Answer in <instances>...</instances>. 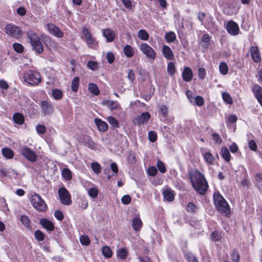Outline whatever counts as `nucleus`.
Masks as SVG:
<instances>
[{
	"label": "nucleus",
	"instance_id": "20",
	"mask_svg": "<svg viewBox=\"0 0 262 262\" xmlns=\"http://www.w3.org/2000/svg\"><path fill=\"white\" fill-rule=\"evenodd\" d=\"M162 53L164 57L169 60H171L173 58V53L168 46L164 45L163 46Z\"/></svg>",
	"mask_w": 262,
	"mask_h": 262
},
{
	"label": "nucleus",
	"instance_id": "13",
	"mask_svg": "<svg viewBox=\"0 0 262 262\" xmlns=\"http://www.w3.org/2000/svg\"><path fill=\"white\" fill-rule=\"evenodd\" d=\"M42 112L45 115H50L53 112V107L51 102L46 100L42 101L40 103Z\"/></svg>",
	"mask_w": 262,
	"mask_h": 262
},
{
	"label": "nucleus",
	"instance_id": "60",
	"mask_svg": "<svg viewBox=\"0 0 262 262\" xmlns=\"http://www.w3.org/2000/svg\"><path fill=\"white\" fill-rule=\"evenodd\" d=\"M54 216L59 221H61L63 219V215L62 212L59 210H57L55 211Z\"/></svg>",
	"mask_w": 262,
	"mask_h": 262
},
{
	"label": "nucleus",
	"instance_id": "49",
	"mask_svg": "<svg viewBox=\"0 0 262 262\" xmlns=\"http://www.w3.org/2000/svg\"><path fill=\"white\" fill-rule=\"evenodd\" d=\"M185 256L188 262H198L197 258L191 253H187Z\"/></svg>",
	"mask_w": 262,
	"mask_h": 262
},
{
	"label": "nucleus",
	"instance_id": "56",
	"mask_svg": "<svg viewBox=\"0 0 262 262\" xmlns=\"http://www.w3.org/2000/svg\"><path fill=\"white\" fill-rule=\"evenodd\" d=\"M240 258V255L238 252L236 251L235 250H234L232 251V254H231V258L232 260L235 262L238 261Z\"/></svg>",
	"mask_w": 262,
	"mask_h": 262
},
{
	"label": "nucleus",
	"instance_id": "36",
	"mask_svg": "<svg viewBox=\"0 0 262 262\" xmlns=\"http://www.w3.org/2000/svg\"><path fill=\"white\" fill-rule=\"evenodd\" d=\"M165 38L168 42H172L176 39V35L173 32L170 31L165 34Z\"/></svg>",
	"mask_w": 262,
	"mask_h": 262
},
{
	"label": "nucleus",
	"instance_id": "3",
	"mask_svg": "<svg viewBox=\"0 0 262 262\" xmlns=\"http://www.w3.org/2000/svg\"><path fill=\"white\" fill-rule=\"evenodd\" d=\"M27 36L33 49L38 54L42 53L44 50L43 47L38 35L32 31H30L27 33Z\"/></svg>",
	"mask_w": 262,
	"mask_h": 262
},
{
	"label": "nucleus",
	"instance_id": "18",
	"mask_svg": "<svg viewBox=\"0 0 262 262\" xmlns=\"http://www.w3.org/2000/svg\"><path fill=\"white\" fill-rule=\"evenodd\" d=\"M83 143L85 146L91 149L95 150L96 148V144L92 140V138L89 136H85L83 137Z\"/></svg>",
	"mask_w": 262,
	"mask_h": 262
},
{
	"label": "nucleus",
	"instance_id": "29",
	"mask_svg": "<svg viewBox=\"0 0 262 262\" xmlns=\"http://www.w3.org/2000/svg\"><path fill=\"white\" fill-rule=\"evenodd\" d=\"M3 155L7 159H11L14 156L13 151L9 148H3L2 149Z\"/></svg>",
	"mask_w": 262,
	"mask_h": 262
},
{
	"label": "nucleus",
	"instance_id": "50",
	"mask_svg": "<svg viewBox=\"0 0 262 262\" xmlns=\"http://www.w3.org/2000/svg\"><path fill=\"white\" fill-rule=\"evenodd\" d=\"M204 158L206 162L209 164H211L212 163L214 160L213 156L210 152H206L204 154Z\"/></svg>",
	"mask_w": 262,
	"mask_h": 262
},
{
	"label": "nucleus",
	"instance_id": "61",
	"mask_svg": "<svg viewBox=\"0 0 262 262\" xmlns=\"http://www.w3.org/2000/svg\"><path fill=\"white\" fill-rule=\"evenodd\" d=\"M88 67L91 70H95L97 68L98 65H97V62H96L94 61H89L88 62Z\"/></svg>",
	"mask_w": 262,
	"mask_h": 262
},
{
	"label": "nucleus",
	"instance_id": "6",
	"mask_svg": "<svg viewBox=\"0 0 262 262\" xmlns=\"http://www.w3.org/2000/svg\"><path fill=\"white\" fill-rule=\"evenodd\" d=\"M58 194L61 203L65 205H70L72 204L71 194L64 187H61L58 189Z\"/></svg>",
	"mask_w": 262,
	"mask_h": 262
},
{
	"label": "nucleus",
	"instance_id": "16",
	"mask_svg": "<svg viewBox=\"0 0 262 262\" xmlns=\"http://www.w3.org/2000/svg\"><path fill=\"white\" fill-rule=\"evenodd\" d=\"M193 77L192 71L189 67H185L182 73V78L184 81L189 82L191 80Z\"/></svg>",
	"mask_w": 262,
	"mask_h": 262
},
{
	"label": "nucleus",
	"instance_id": "15",
	"mask_svg": "<svg viewBox=\"0 0 262 262\" xmlns=\"http://www.w3.org/2000/svg\"><path fill=\"white\" fill-rule=\"evenodd\" d=\"M39 223L42 227L45 228L48 231H52L54 229V224L50 220L46 219H41Z\"/></svg>",
	"mask_w": 262,
	"mask_h": 262
},
{
	"label": "nucleus",
	"instance_id": "35",
	"mask_svg": "<svg viewBox=\"0 0 262 262\" xmlns=\"http://www.w3.org/2000/svg\"><path fill=\"white\" fill-rule=\"evenodd\" d=\"M79 84V78L75 77L72 80L71 83V89L72 91L76 92L78 91Z\"/></svg>",
	"mask_w": 262,
	"mask_h": 262
},
{
	"label": "nucleus",
	"instance_id": "34",
	"mask_svg": "<svg viewBox=\"0 0 262 262\" xmlns=\"http://www.w3.org/2000/svg\"><path fill=\"white\" fill-rule=\"evenodd\" d=\"M89 90L95 96L98 95L99 94V90L96 84L90 83L89 84Z\"/></svg>",
	"mask_w": 262,
	"mask_h": 262
},
{
	"label": "nucleus",
	"instance_id": "17",
	"mask_svg": "<svg viewBox=\"0 0 262 262\" xmlns=\"http://www.w3.org/2000/svg\"><path fill=\"white\" fill-rule=\"evenodd\" d=\"M253 92L258 102L262 106V88L256 84L253 88Z\"/></svg>",
	"mask_w": 262,
	"mask_h": 262
},
{
	"label": "nucleus",
	"instance_id": "28",
	"mask_svg": "<svg viewBox=\"0 0 262 262\" xmlns=\"http://www.w3.org/2000/svg\"><path fill=\"white\" fill-rule=\"evenodd\" d=\"M124 53L128 58L132 57L134 54V48L129 45H126L123 49Z\"/></svg>",
	"mask_w": 262,
	"mask_h": 262
},
{
	"label": "nucleus",
	"instance_id": "23",
	"mask_svg": "<svg viewBox=\"0 0 262 262\" xmlns=\"http://www.w3.org/2000/svg\"><path fill=\"white\" fill-rule=\"evenodd\" d=\"M142 226V222L139 217H135L132 221V227L134 230L139 231Z\"/></svg>",
	"mask_w": 262,
	"mask_h": 262
},
{
	"label": "nucleus",
	"instance_id": "26",
	"mask_svg": "<svg viewBox=\"0 0 262 262\" xmlns=\"http://www.w3.org/2000/svg\"><path fill=\"white\" fill-rule=\"evenodd\" d=\"M128 254V251L124 248H120L117 250V255L121 259H125L127 257Z\"/></svg>",
	"mask_w": 262,
	"mask_h": 262
},
{
	"label": "nucleus",
	"instance_id": "53",
	"mask_svg": "<svg viewBox=\"0 0 262 262\" xmlns=\"http://www.w3.org/2000/svg\"><path fill=\"white\" fill-rule=\"evenodd\" d=\"M107 121L108 123L112 125L113 127H118V122L116 119L113 117H108L107 118Z\"/></svg>",
	"mask_w": 262,
	"mask_h": 262
},
{
	"label": "nucleus",
	"instance_id": "4",
	"mask_svg": "<svg viewBox=\"0 0 262 262\" xmlns=\"http://www.w3.org/2000/svg\"><path fill=\"white\" fill-rule=\"evenodd\" d=\"M23 77L25 82L32 86L38 85L41 81L40 74L32 71L25 73Z\"/></svg>",
	"mask_w": 262,
	"mask_h": 262
},
{
	"label": "nucleus",
	"instance_id": "9",
	"mask_svg": "<svg viewBox=\"0 0 262 262\" xmlns=\"http://www.w3.org/2000/svg\"><path fill=\"white\" fill-rule=\"evenodd\" d=\"M140 49L146 55L148 58L154 59L156 57V54L153 49L148 45L142 43L140 46Z\"/></svg>",
	"mask_w": 262,
	"mask_h": 262
},
{
	"label": "nucleus",
	"instance_id": "58",
	"mask_svg": "<svg viewBox=\"0 0 262 262\" xmlns=\"http://www.w3.org/2000/svg\"><path fill=\"white\" fill-rule=\"evenodd\" d=\"M198 76L201 79H203L206 76V70L204 68H200L198 69Z\"/></svg>",
	"mask_w": 262,
	"mask_h": 262
},
{
	"label": "nucleus",
	"instance_id": "24",
	"mask_svg": "<svg viewBox=\"0 0 262 262\" xmlns=\"http://www.w3.org/2000/svg\"><path fill=\"white\" fill-rule=\"evenodd\" d=\"M103 36L106 38L107 42L112 41L115 37V33L110 29H105L103 32Z\"/></svg>",
	"mask_w": 262,
	"mask_h": 262
},
{
	"label": "nucleus",
	"instance_id": "40",
	"mask_svg": "<svg viewBox=\"0 0 262 262\" xmlns=\"http://www.w3.org/2000/svg\"><path fill=\"white\" fill-rule=\"evenodd\" d=\"M52 96L56 100L61 99L62 98V92L57 89H53L52 91Z\"/></svg>",
	"mask_w": 262,
	"mask_h": 262
},
{
	"label": "nucleus",
	"instance_id": "12",
	"mask_svg": "<svg viewBox=\"0 0 262 262\" xmlns=\"http://www.w3.org/2000/svg\"><path fill=\"white\" fill-rule=\"evenodd\" d=\"M48 29L49 32L53 36L60 38L63 36V33L60 29L55 25L50 24L48 25Z\"/></svg>",
	"mask_w": 262,
	"mask_h": 262
},
{
	"label": "nucleus",
	"instance_id": "8",
	"mask_svg": "<svg viewBox=\"0 0 262 262\" xmlns=\"http://www.w3.org/2000/svg\"><path fill=\"white\" fill-rule=\"evenodd\" d=\"M21 154L30 162H34L37 160V156L35 152L28 147H23L21 149Z\"/></svg>",
	"mask_w": 262,
	"mask_h": 262
},
{
	"label": "nucleus",
	"instance_id": "42",
	"mask_svg": "<svg viewBox=\"0 0 262 262\" xmlns=\"http://www.w3.org/2000/svg\"><path fill=\"white\" fill-rule=\"evenodd\" d=\"M193 101L194 103L192 104H195L199 106H201L203 105L204 104V100L203 98L200 96H197L195 97H194Z\"/></svg>",
	"mask_w": 262,
	"mask_h": 262
},
{
	"label": "nucleus",
	"instance_id": "41",
	"mask_svg": "<svg viewBox=\"0 0 262 262\" xmlns=\"http://www.w3.org/2000/svg\"><path fill=\"white\" fill-rule=\"evenodd\" d=\"M220 72L223 75H226L228 72V68L227 64L223 62L219 65Z\"/></svg>",
	"mask_w": 262,
	"mask_h": 262
},
{
	"label": "nucleus",
	"instance_id": "45",
	"mask_svg": "<svg viewBox=\"0 0 262 262\" xmlns=\"http://www.w3.org/2000/svg\"><path fill=\"white\" fill-rule=\"evenodd\" d=\"M157 166L159 171L162 173H165L166 171V168L164 163L160 160H158Z\"/></svg>",
	"mask_w": 262,
	"mask_h": 262
},
{
	"label": "nucleus",
	"instance_id": "54",
	"mask_svg": "<svg viewBox=\"0 0 262 262\" xmlns=\"http://www.w3.org/2000/svg\"><path fill=\"white\" fill-rule=\"evenodd\" d=\"M157 138V134L154 131H150L148 133V139L151 142L156 141Z\"/></svg>",
	"mask_w": 262,
	"mask_h": 262
},
{
	"label": "nucleus",
	"instance_id": "32",
	"mask_svg": "<svg viewBox=\"0 0 262 262\" xmlns=\"http://www.w3.org/2000/svg\"><path fill=\"white\" fill-rule=\"evenodd\" d=\"M20 221L26 228L28 229H30L31 228L30 224L31 221L28 216L26 215H22L20 216Z\"/></svg>",
	"mask_w": 262,
	"mask_h": 262
},
{
	"label": "nucleus",
	"instance_id": "21",
	"mask_svg": "<svg viewBox=\"0 0 262 262\" xmlns=\"http://www.w3.org/2000/svg\"><path fill=\"white\" fill-rule=\"evenodd\" d=\"M95 122L100 131L104 132L107 130L108 125L105 122L103 121L98 118H96L95 119Z\"/></svg>",
	"mask_w": 262,
	"mask_h": 262
},
{
	"label": "nucleus",
	"instance_id": "7",
	"mask_svg": "<svg viewBox=\"0 0 262 262\" xmlns=\"http://www.w3.org/2000/svg\"><path fill=\"white\" fill-rule=\"evenodd\" d=\"M82 33L84 36V40L89 48H94L97 45V41L95 38L92 37L91 32L88 29L83 28Z\"/></svg>",
	"mask_w": 262,
	"mask_h": 262
},
{
	"label": "nucleus",
	"instance_id": "5",
	"mask_svg": "<svg viewBox=\"0 0 262 262\" xmlns=\"http://www.w3.org/2000/svg\"><path fill=\"white\" fill-rule=\"evenodd\" d=\"M31 202L34 208L39 211L44 212L47 209V206L46 204L41 199V196L37 193L32 195Z\"/></svg>",
	"mask_w": 262,
	"mask_h": 262
},
{
	"label": "nucleus",
	"instance_id": "31",
	"mask_svg": "<svg viewBox=\"0 0 262 262\" xmlns=\"http://www.w3.org/2000/svg\"><path fill=\"white\" fill-rule=\"evenodd\" d=\"M13 119L14 122L18 124H22L24 122V116L19 113H15L13 115Z\"/></svg>",
	"mask_w": 262,
	"mask_h": 262
},
{
	"label": "nucleus",
	"instance_id": "43",
	"mask_svg": "<svg viewBox=\"0 0 262 262\" xmlns=\"http://www.w3.org/2000/svg\"><path fill=\"white\" fill-rule=\"evenodd\" d=\"M35 238L38 241H42L45 238V234L39 230H37L34 232Z\"/></svg>",
	"mask_w": 262,
	"mask_h": 262
},
{
	"label": "nucleus",
	"instance_id": "52",
	"mask_svg": "<svg viewBox=\"0 0 262 262\" xmlns=\"http://www.w3.org/2000/svg\"><path fill=\"white\" fill-rule=\"evenodd\" d=\"M80 242L83 245L88 246L90 243V241L88 236L82 235L80 237Z\"/></svg>",
	"mask_w": 262,
	"mask_h": 262
},
{
	"label": "nucleus",
	"instance_id": "64",
	"mask_svg": "<svg viewBox=\"0 0 262 262\" xmlns=\"http://www.w3.org/2000/svg\"><path fill=\"white\" fill-rule=\"evenodd\" d=\"M148 173L151 176H155L157 173V170L154 166H151L148 169Z\"/></svg>",
	"mask_w": 262,
	"mask_h": 262
},
{
	"label": "nucleus",
	"instance_id": "39",
	"mask_svg": "<svg viewBox=\"0 0 262 262\" xmlns=\"http://www.w3.org/2000/svg\"><path fill=\"white\" fill-rule=\"evenodd\" d=\"M222 237L221 233L216 231L212 232L210 235V238L213 242L220 241Z\"/></svg>",
	"mask_w": 262,
	"mask_h": 262
},
{
	"label": "nucleus",
	"instance_id": "30",
	"mask_svg": "<svg viewBox=\"0 0 262 262\" xmlns=\"http://www.w3.org/2000/svg\"><path fill=\"white\" fill-rule=\"evenodd\" d=\"M61 174L63 178L67 181L72 179V172L69 168H64L61 171Z\"/></svg>",
	"mask_w": 262,
	"mask_h": 262
},
{
	"label": "nucleus",
	"instance_id": "14",
	"mask_svg": "<svg viewBox=\"0 0 262 262\" xmlns=\"http://www.w3.org/2000/svg\"><path fill=\"white\" fill-rule=\"evenodd\" d=\"M250 54L253 61L259 62L261 60L260 53L259 52L257 47H251L250 49Z\"/></svg>",
	"mask_w": 262,
	"mask_h": 262
},
{
	"label": "nucleus",
	"instance_id": "59",
	"mask_svg": "<svg viewBox=\"0 0 262 262\" xmlns=\"http://www.w3.org/2000/svg\"><path fill=\"white\" fill-rule=\"evenodd\" d=\"M186 95L187 96V97L189 99V102L191 103H194L193 99H194V97H193V93L191 91L188 90L186 92Z\"/></svg>",
	"mask_w": 262,
	"mask_h": 262
},
{
	"label": "nucleus",
	"instance_id": "22",
	"mask_svg": "<svg viewBox=\"0 0 262 262\" xmlns=\"http://www.w3.org/2000/svg\"><path fill=\"white\" fill-rule=\"evenodd\" d=\"M102 104L109 107L112 111L117 109L119 106V103L116 101L104 100L102 101Z\"/></svg>",
	"mask_w": 262,
	"mask_h": 262
},
{
	"label": "nucleus",
	"instance_id": "44",
	"mask_svg": "<svg viewBox=\"0 0 262 262\" xmlns=\"http://www.w3.org/2000/svg\"><path fill=\"white\" fill-rule=\"evenodd\" d=\"M91 167L93 171L96 174L99 173L101 171V167L100 165L98 163H92L91 164Z\"/></svg>",
	"mask_w": 262,
	"mask_h": 262
},
{
	"label": "nucleus",
	"instance_id": "38",
	"mask_svg": "<svg viewBox=\"0 0 262 262\" xmlns=\"http://www.w3.org/2000/svg\"><path fill=\"white\" fill-rule=\"evenodd\" d=\"M138 36L139 38L143 40H147L149 38L148 33L143 29L139 31Z\"/></svg>",
	"mask_w": 262,
	"mask_h": 262
},
{
	"label": "nucleus",
	"instance_id": "19",
	"mask_svg": "<svg viewBox=\"0 0 262 262\" xmlns=\"http://www.w3.org/2000/svg\"><path fill=\"white\" fill-rule=\"evenodd\" d=\"M150 117V115L148 112L142 113L137 118V122L138 125H141L146 123Z\"/></svg>",
	"mask_w": 262,
	"mask_h": 262
},
{
	"label": "nucleus",
	"instance_id": "62",
	"mask_svg": "<svg viewBox=\"0 0 262 262\" xmlns=\"http://www.w3.org/2000/svg\"><path fill=\"white\" fill-rule=\"evenodd\" d=\"M121 201L124 204H128L131 201V198L128 195H124L122 197Z\"/></svg>",
	"mask_w": 262,
	"mask_h": 262
},
{
	"label": "nucleus",
	"instance_id": "46",
	"mask_svg": "<svg viewBox=\"0 0 262 262\" xmlns=\"http://www.w3.org/2000/svg\"><path fill=\"white\" fill-rule=\"evenodd\" d=\"M175 71L176 69L174 64L172 62H170L167 66V72L170 75H173L174 74Z\"/></svg>",
	"mask_w": 262,
	"mask_h": 262
},
{
	"label": "nucleus",
	"instance_id": "27",
	"mask_svg": "<svg viewBox=\"0 0 262 262\" xmlns=\"http://www.w3.org/2000/svg\"><path fill=\"white\" fill-rule=\"evenodd\" d=\"M221 155L222 158L227 162L230 160V154L228 149L226 147H222L221 148Z\"/></svg>",
	"mask_w": 262,
	"mask_h": 262
},
{
	"label": "nucleus",
	"instance_id": "55",
	"mask_svg": "<svg viewBox=\"0 0 262 262\" xmlns=\"http://www.w3.org/2000/svg\"><path fill=\"white\" fill-rule=\"evenodd\" d=\"M13 48L14 50L18 53H21L24 50V47L22 45L19 43H14Z\"/></svg>",
	"mask_w": 262,
	"mask_h": 262
},
{
	"label": "nucleus",
	"instance_id": "33",
	"mask_svg": "<svg viewBox=\"0 0 262 262\" xmlns=\"http://www.w3.org/2000/svg\"><path fill=\"white\" fill-rule=\"evenodd\" d=\"M102 253L103 255L106 258H110L112 257L113 252L111 248L107 246H104L102 248Z\"/></svg>",
	"mask_w": 262,
	"mask_h": 262
},
{
	"label": "nucleus",
	"instance_id": "10",
	"mask_svg": "<svg viewBox=\"0 0 262 262\" xmlns=\"http://www.w3.org/2000/svg\"><path fill=\"white\" fill-rule=\"evenodd\" d=\"M6 32L9 35L15 37H19L21 34V30L16 26L7 25L5 27Z\"/></svg>",
	"mask_w": 262,
	"mask_h": 262
},
{
	"label": "nucleus",
	"instance_id": "37",
	"mask_svg": "<svg viewBox=\"0 0 262 262\" xmlns=\"http://www.w3.org/2000/svg\"><path fill=\"white\" fill-rule=\"evenodd\" d=\"M159 113L164 118L167 117L168 113V107L165 105H161L159 106Z\"/></svg>",
	"mask_w": 262,
	"mask_h": 262
},
{
	"label": "nucleus",
	"instance_id": "1",
	"mask_svg": "<svg viewBox=\"0 0 262 262\" xmlns=\"http://www.w3.org/2000/svg\"><path fill=\"white\" fill-rule=\"evenodd\" d=\"M194 189L201 194L206 192L208 185L204 176L197 170H191L188 172Z\"/></svg>",
	"mask_w": 262,
	"mask_h": 262
},
{
	"label": "nucleus",
	"instance_id": "51",
	"mask_svg": "<svg viewBox=\"0 0 262 262\" xmlns=\"http://www.w3.org/2000/svg\"><path fill=\"white\" fill-rule=\"evenodd\" d=\"M89 195L92 198H95L98 194V189L96 188H91L88 190Z\"/></svg>",
	"mask_w": 262,
	"mask_h": 262
},
{
	"label": "nucleus",
	"instance_id": "47",
	"mask_svg": "<svg viewBox=\"0 0 262 262\" xmlns=\"http://www.w3.org/2000/svg\"><path fill=\"white\" fill-rule=\"evenodd\" d=\"M222 97L223 100L228 104H231L232 103V99L228 93L226 92L223 93Z\"/></svg>",
	"mask_w": 262,
	"mask_h": 262
},
{
	"label": "nucleus",
	"instance_id": "57",
	"mask_svg": "<svg viewBox=\"0 0 262 262\" xmlns=\"http://www.w3.org/2000/svg\"><path fill=\"white\" fill-rule=\"evenodd\" d=\"M37 132L39 134H43L46 132V128L43 125L38 124L36 127Z\"/></svg>",
	"mask_w": 262,
	"mask_h": 262
},
{
	"label": "nucleus",
	"instance_id": "63",
	"mask_svg": "<svg viewBox=\"0 0 262 262\" xmlns=\"http://www.w3.org/2000/svg\"><path fill=\"white\" fill-rule=\"evenodd\" d=\"M106 59L110 63H112L114 62L115 59V56L113 53L112 52H108L106 54Z\"/></svg>",
	"mask_w": 262,
	"mask_h": 262
},
{
	"label": "nucleus",
	"instance_id": "11",
	"mask_svg": "<svg viewBox=\"0 0 262 262\" xmlns=\"http://www.w3.org/2000/svg\"><path fill=\"white\" fill-rule=\"evenodd\" d=\"M226 29L228 33L231 35H237L239 32V29L238 25L233 20H229L228 21Z\"/></svg>",
	"mask_w": 262,
	"mask_h": 262
},
{
	"label": "nucleus",
	"instance_id": "25",
	"mask_svg": "<svg viewBox=\"0 0 262 262\" xmlns=\"http://www.w3.org/2000/svg\"><path fill=\"white\" fill-rule=\"evenodd\" d=\"M163 196L165 200L171 202L174 200V194L171 189H168L163 191Z\"/></svg>",
	"mask_w": 262,
	"mask_h": 262
},
{
	"label": "nucleus",
	"instance_id": "48",
	"mask_svg": "<svg viewBox=\"0 0 262 262\" xmlns=\"http://www.w3.org/2000/svg\"><path fill=\"white\" fill-rule=\"evenodd\" d=\"M262 176L260 173H258L256 174L255 177V184L256 186L260 189L262 186Z\"/></svg>",
	"mask_w": 262,
	"mask_h": 262
},
{
	"label": "nucleus",
	"instance_id": "2",
	"mask_svg": "<svg viewBox=\"0 0 262 262\" xmlns=\"http://www.w3.org/2000/svg\"><path fill=\"white\" fill-rule=\"evenodd\" d=\"M213 200L215 206L221 213L226 216L230 214V207L228 203L220 193L215 192L214 193Z\"/></svg>",
	"mask_w": 262,
	"mask_h": 262
}]
</instances>
